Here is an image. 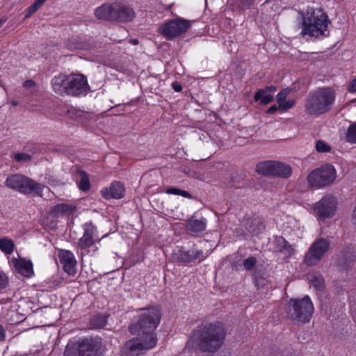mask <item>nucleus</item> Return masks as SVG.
Instances as JSON below:
<instances>
[{"label":"nucleus","instance_id":"f257e3e1","mask_svg":"<svg viewBox=\"0 0 356 356\" xmlns=\"http://www.w3.org/2000/svg\"><path fill=\"white\" fill-rule=\"evenodd\" d=\"M160 320L161 314L157 309H143L137 323L129 326L130 332L138 333V337L127 341L121 350L122 356H141L143 350L153 348L157 343L154 332Z\"/></svg>","mask_w":356,"mask_h":356},{"label":"nucleus","instance_id":"f03ea898","mask_svg":"<svg viewBox=\"0 0 356 356\" xmlns=\"http://www.w3.org/2000/svg\"><path fill=\"white\" fill-rule=\"evenodd\" d=\"M225 336L220 325L207 323L192 332L188 346L193 343L202 352H215L223 344Z\"/></svg>","mask_w":356,"mask_h":356},{"label":"nucleus","instance_id":"7ed1b4c3","mask_svg":"<svg viewBox=\"0 0 356 356\" xmlns=\"http://www.w3.org/2000/svg\"><path fill=\"white\" fill-rule=\"evenodd\" d=\"M54 91L58 94L72 96L86 95L90 90L87 79L83 74H60L51 80Z\"/></svg>","mask_w":356,"mask_h":356},{"label":"nucleus","instance_id":"20e7f679","mask_svg":"<svg viewBox=\"0 0 356 356\" xmlns=\"http://www.w3.org/2000/svg\"><path fill=\"white\" fill-rule=\"evenodd\" d=\"M335 102V92L330 87L318 89L309 93L305 101V112L318 116L330 111Z\"/></svg>","mask_w":356,"mask_h":356},{"label":"nucleus","instance_id":"39448f33","mask_svg":"<svg viewBox=\"0 0 356 356\" xmlns=\"http://www.w3.org/2000/svg\"><path fill=\"white\" fill-rule=\"evenodd\" d=\"M330 22L327 15L321 9H307L302 18V27L300 34L318 38L328 35V26Z\"/></svg>","mask_w":356,"mask_h":356},{"label":"nucleus","instance_id":"423d86ee","mask_svg":"<svg viewBox=\"0 0 356 356\" xmlns=\"http://www.w3.org/2000/svg\"><path fill=\"white\" fill-rule=\"evenodd\" d=\"M104 236L99 238L97 227L90 222L83 225V234L77 242L78 252L84 256L93 257L99 250L98 244Z\"/></svg>","mask_w":356,"mask_h":356},{"label":"nucleus","instance_id":"0eeeda50","mask_svg":"<svg viewBox=\"0 0 356 356\" xmlns=\"http://www.w3.org/2000/svg\"><path fill=\"white\" fill-rule=\"evenodd\" d=\"M6 186L20 193L42 195V186L34 180L21 174H13L7 177Z\"/></svg>","mask_w":356,"mask_h":356},{"label":"nucleus","instance_id":"6e6552de","mask_svg":"<svg viewBox=\"0 0 356 356\" xmlns=\"http://www.w3.org/2000/svg\"><path fill=\"white\" fill-rule=\"evenodd\" d=\"M314 310L313 303L308 296L302 299H291L289 303V315L297 322H309Z\"/></svg>","mask_w":356,"mask_h":356},{"label":"nucleus","instance_id":"1a4fd4ad","mask_svg":"<svg viewBox=\"0 0 356 356\" xmlns=\"http://www.w3.org/2000/svg\"><path fill=\"white\" fill-rule=\"evenodd\" d=\"M101 343L97 339H86L79 344L68 343L64 356H99Z\"/></svg>","mask_w":356,"mask_h":356},{"label":"nucleus","instance_id":"9d476101","mask_svg":"<svg viewBox=\"0 0 356 356\" xmlns=\"http://www.w3.org/2000/svg\"><path fill=\"white\" fill-rule=\"evenodd\" d=\"M337 172L332 165L326 164L312 171L307 181L312 187H323L332 184L336 179Z\"/></svg>","mask_w":356,"mask_h":356},{"label":"nucleus","instance_id":"9b49d317","mask_svg":"<svg viewBox=\"0 0 356 356\" xmlns=\"http://www.w3.org/2000/svg\"><path fill=\"white\" fill-rule=\"evenodd\" d=\"M330 249V243L324 238L316 240L308 249L304 262L307 266H314L323 258L325 253Z\"/></svg>","mask_w":356,"mask_h":356},{"label":"nucleus","instance_id":"f8f14e48","mask_svg":"<svg viewBox=\"0 0 356 356\" xmlns=\"http://www.w3.org/2000/svg\"><path fill=\"white\" fill-rule=\"evenodd\" d=\"M190 24L188 20L178 17L163 24L160 26L159 30L166 38L172 39L186 32Z\"/></svg>","mask_w":356,"mask_h":356},{"label":"nucleus","instance_id":"ddd939ff","mask_svg":"<svg viewBox=\"0 0 356 356\" xmlns=\"http://www.w3.org/2000/svg\"><path fill=\"white\" fill-rule=\"evenodd\" d=\"M337 202L332 195H326L314 206V210L320 219L332 217L337 210Z\"/></svg>","mask_w":356,"mask_h":356},{"label":"nucleus","instance_id":"4468645a","mask_svg":"<svg viewBox=\"0 0 356 356\" xmlns=\"http://www.w3.org/2000/svg\"><path fill=\"white\" fill-rule=\"evenodd\" d=\"M208 256L207 253L202 250L191 248L186 250L184 248H179L177 252L173 253V258L180 262L191 263L196 260L203 261Z\"/></svg>","mask_w":356,"mask_h":356},{"label":"nucleus","instance_id":"2eb2a0df","mask_svg":"<svg viewBox=\"0 0 356 356\" xmlns=\"http://www.w3.org/2000/svg\"><path fill=\"white\" fill-rule=\"evenodd\" d=\"M58 258L65 272L70 275H74L76 272V261L74 254L69 250H59Z\"/></svg>","mask_w":356,"mask_h":356},{"label":"nucleus","instance_id":"dca6fc26","mask_svg":"<svg viewBox=\"0 0 356 356\" xmlns=\"http://www.w3.org/2000/svg\"><path fill=\"white\" fill-rule=\"evenodd\" d=\"M9 264L19 274L25 277H31L33 273V264L24 259L13 257Z\"/></svg>","mask_w":356,"mask_h":356},{"label":"nucleus","instance_id":"f3484780","mask_svg":"<svg viewBox=\"0 0 356 356\" xmlns=\"http://www.w3.org/2000/svg\"><path fill=\"white\" fill-rule=\"evenodd\" d=\"M115 3H104L95 10L94 15L98 19L115 21Z\"/></svg>","mask_w":356,"mask_h":356},{"label":"nucleus","instance_id":"a211bd4d","mask_svg":"<svg viewBox=\"0 0 356 356\" xmlns=\"http://www.w3.org/2000/svg\"><path fill=\"white\" fill-rule=\"evenodd\" d=\"M101 194L106 200L111 198L120 199L124 197V188L120 182L114 181L108 188L102 189Z\"/></svg>","mask_w":356,"mask_h":356},{"label":"nucleus","instance_id":"6ab92c4d","mask_svg":"<svg viewBox=\"0 0 356 356\" xmlns=\"http://www.w3.org/2000/svg\"><path fill=\"white\" fill-rule=\"evenodd\" d=\"M291 89L286 88L282 89L276 96L277 103L279 110L281 111H287L294 106L296 100L294 99H287L291 92Z\"/></svg>","mask_w":356,"mask_h":356},{"label":"nucleus","instance_id":"aec40b11","mask_svg":"<svg viewBox=\"0 0 356 356\" xmlns=\"http://www.w3.org/2000/svg\"><path fill=\"white\" fill-rule=\"evenodd\" d=\"M115 21L118 22H130L135 17V13L129 6L120 3H115Z\"/></svg>","mask_w":356,"mask_h":356},{"label":"nucleus","instance_id":"412c9836","mask_svg":"<svg viewBox=\"0 0 356 356\" xmlns=\"http://www.w3.org/2000/svg\"><path fill=\"white\" fill-rule=\"evenodd\" d=\"M207 221L206 218L189 219L186 222V229L192 233H199L205 230Z\"/></svg>","mask_w":356,"mask_h":356},{"label":"nucleus","instance_id":"4be33fe9","mask_svg":"<svg viewBox=\"0 0 356 356\" xmlns=\"http://www.w3.org/2000/svg\"><path fill=\"white\" fill-rule=\"evenodd\" d=\"M75 209L76 207L72 204L61 203L54 206L51 209V213L56 217L70 215L75 211Z\"/></svg>","mask_w":356,"mask_h":356},{"label":"nucleus","instance_id":"5701e85b","mask_svg":"<svg viewBox=\"0 0 356 356\" xmlns=\"http://www.w3.org/2000/svg\"><path fill=\"white\" fill-rule=\"evenodd\" d=\"M275 161H265L259 163L256 166V171L264 175H273Z\"/></svg>","mask_w":356,"mask_h":356},{"label":"nucleus","instance_id":"b1692460","mask_svg":"<svg viewBox=\"0 0 356 356\" xmlns=\"http://www.w3.org/2000/svg\"><path fill=\"white\" fill-rule=\"evenodd\" d=\"M245 228L250 234L257 235L264 229V225L259 218H255L246 222Z\"/></svg>","mask_w":356,"mask_h":356},{"label":"nucleus","instance_id":"393cba45","mask_svg":"<svg viewBox=\"0 0 356 356\" xmlns=\"http://www.w3.org/2000/svg\"><path fill=\"white\" fill-rule=\"evenodd\" d=\"M292 174V169L289 165L282 162L275 161L274 176L282 178H288Z\"/></svg>","mask_w":356,"mask_h":356},{"label":"nucleus","instance_id":"a878e982","mask_svg":"<svg viewBox=\"0 0 356 356\" xmlns=\"http://www.w3.org/2000/svg\"><path fill=\"white\" fill-rule=\"evenodd\" d=\"M275 243L277 251L289 256L293 253V248L283 237L277 236L275 239Z\"/></svg>","mask_w":356,"mask_h":356},{"label":"nucleus","instance_id":"bb28decb","mask_svg":"<svg viewBox=\"0 0 356 356\" xmlns=\"http://www.w3.org/2000/svg\"><path fill=\"white\" fill-rule=\"evenodd\" d=\"M273 95L268 93L266 90H259L254 95V99L256 102L260 101V104L266 105L273 99Z\"/></svg>","mask_w":356,"mask_h":356},{"label":"nucleus","instance_id":"cd10ccee","mask_svg":"<svg viewBox=\"0 0 356 356\" xmlns=\"http://www.w3.org/2000/svg\"><path fill=\"white\" fill-rule=\"evenodd\" d=\"M312 286L318 291H322L324 287V281L321 275L317 273H312L307 277Z\"/></svg>","mask_w":356,"mask_h":356},{"label":"nucleus","instance_id":"c85d7f7f","mask_svg":"<svg viewBox=\"0 0 356 356\" xmlns=\"http://www.w3.org/2000/svg\"><path fill=\"white\" fill-rule=\"evenodd\" d=\"M15 244L11 239L7 238L0 239V250L5 254H11L13 252Z\"/></svg>","mask_w":356,"mask_h":356},{"label":"nucleus","instance_id":"c756f323","mask_svg":"<svg viewBox=\"0 0 356 356\" xmlns=\"http://www.w3.org/2000/svg\"><path fill=\"white\" fill-rule=\"evenodd\" d=\"M346 141L350 144H356V122L350 124L346 134Z\"/></svg>","mask_w":356,"mask_h":356},{"label":"nucleus","instance_id":"7c9ffc66","mask_svg":"<svg viewBox=\"0 0 356 356\" xmlns=\"http://www.w3.org/2000/svg\"><path fill=\"white\" fill-rule=\"evenodd\" d=\"M79 176L80 178L78 182L79 188L83 191L89 190L90 184L88 175L85 172L81 171L79 173Z\"/></svg>","mask_w":356,"mask_h":356},{"label":"nucleus","instance_id":"2f4dec72","mask_svg":"<svg viewBox=\"0 0 356 356\" xmlns=\"http://www.w3.org/2000/svg\"><path fill=\"white\" fill-rule=\"evenodd\" d=\"M316 150L319 153H327L331 151V147L323 140H317L315 145Z\"/></svg>","mask_w":356,"mask_h":356},{"label":"nucleus","instance_id":"473e14b6","mask_svg":"<svg viewBox=\"0 0 356 356\" xmlns=\"http://www.w3.org/2000/svg\"><path fill=\"white\" fill-rule=\"evenodd\" d=\"M84 115L85 114L82 111L75 108H72L67 111V115L69 118L75 120L81 119Z\"/></svg>","mask_w":356,"mask_h":356},{"label":"nucleus","instance_id":"72a5a7b5","mask_svg":"<svg viewBox=\"0 0 356 356\" xmlns=\"http://www.w3.org/2000/svg\"><path fill=\"white\" fill-rule=\"evenodd\" d=\"M165 192L168 194L181 195L185 197H188L190 196L189 193L187 191L179 189L177 188H169L166 190Z\"/></svg>","mask_w":356,"mask_h":356},{"label":"nucleus","instance_id":"f704fd0d","mask_svg":"<svg viewBox=\"0 0 356 356\" xmlns=\"http://www.w3.org/2000/svg\"><path fill=\"white\" fill-rule=\"evenodd\" d=\"M256 262V259L253 257H250L244 260L243 266L246 270H250L254 266Z\"/></svg>","mask_w":356,"mask_h":356},{"label":"nucleus","instance_id":"c9c22d12","mask_svg":"<svg viewBox=\"0 0 356 356\" xmlns=\"http://www.w3.org/2000/svg\"><path fill=\"white\" fill-rule=\"evenodd\" d=\"M106 318L103 316H95L93 318V325L96 327H103L106 324Z\"/></svg>","mask_w":356,"mask_h":356},{"label":"nucleus","instance_id":"e433bc0d","mask_svg":"<svg viewBox=\"0 0 356 356\" xmlns=\"http://www.w3.org/2000/svg\"><path fill=\"white\" fill-rule=\"evenodd\" d=\"M15 159L18 162H27L31 159V156L25 153H18L15 155Z\"/></svg>","mask_w":356,"mask_h":356},{"label":"nucleus","instance_id":"4c0bfd02","mask_svg":"<svg viewBox=\"0 0 356 356\" xmlns=\"http://www.w3.org/2000/svg\"><path fill=\"white\" fill-rule=\"evenodd\" d=\"M8 284V278L6 274L0 271V289H5Z\"/></svg>","mask_w":356,"mask_h":356},{"label":"nucleus","instance_id":"58836bf2","mask_svg":"<svg viewBox=\"0 0 356 356\" xmlns=\"http://www.w3.org/2000/svg\"><path fill=\"white\" fill-rule=\"evenodd\" d=\"M47 0H36L31 6V13L36 12Z\"/></svg>","mask_w":356,"mask_h":356},{"label":"nucleus","instance_id":"ea45409f","mask_svg":"<svg viewBox=\"0 0 356 356\" xmlns=\"http://www.w3.org/2000/svg\"><path fill=\"white\" fill-rule=\"evenodd\" d=\"M255 284L258 289L263 288L266 285L267 281L263 277H259L256 279Z\"/></svg>","mask_w":356,"mask_h":356},{"label":"nucleus","instance_id":"a19ab883","mask_svg":"<svg viewBox=\"0 0 356 356\" xmlns=\"http://www.w3.org/2000/svg\"><path fill=\"white\" fill-rule=\"evenodd\" d=\"M348 90L350 92H356V79H353L348 84Z\"/></svg>","mask_w":356,"mask_h":356},{"label":"nucleus","instance_id":"79ce46f5","mask_svg":"<svg viewBox=\"0 0 356 356\" xmlns=\"http://www.w3.org/2000/svg\"><path fill=\"white\" fill-rule=\"evenodd\" d=\"M254 0H239L243 8H248L250 6Z\"/></svg>","mask_w":356,"mask_h":356},{"label":"nucleus","instance_id":"37998d69","mask_svg":"<svg viewBox=\"0 0 356 356\" xmlns=\"http://www.w3.org/2000/svg\"><path fill=\"white\" fill-rule=\"evenodd\" d=\"M172 87L176 92H180L182 90V86L177 82H173L172 83Z\"/></svg>","mask_w":356,"mask_h":356},{"label":"nucleus","instance_id":"c03bdc74","mask_svg":"<svg viewBox=\"0 0 356 356\" xmlns=\"http://www.w3.org/2000/svg\"><path fill=\"white\" fill-rule=\"evenodd\" d=\"M264 90H266L268 93L273 94L277 90V87L275 86H270L266 87Z\"/></svg>","mask_w":356,"mask_h":356},{"label":"nucleus","instance_id":"a18cd8bd","mask_svg":"<svg viewBox=\"0 0 356 356\" xmlns=\"http://www.w3.org/2000/svg\"><path fill=\"white\" fill-rule=\"evenodd\" d=\"M277 110H279L278 105H273L268 108V109L267 110V113L269 114H273Z\"/></svg>","mask_w":356,"mask_h":356},{"label":"nucleus","instance_id":"49530a36","mask_svg":"<svg viewBox=\"0 0 356 356\" xmlns=\"http://www.w3.org/2000/svg\"><path fill=\"white\" fill-rule=\"evenodd\" d=\"M35 85V83L32 80H27L24 83V86L26 88H31Z\"/></svg>","mask_w":356,"mask_h":356},{"label":"nucleus","instance_id":"de8ad7c7","mask_svg":"<svg viewBox=\"0 0 356 356\" xmlns=\"http://www.w3.org/2000/svg\"><path fill=\"white\" fill-rule=\"evenodd\" d=\"M5 338V330L3 327L0 325V341L4 340Z\"/></svg>","mask_w":356,"mask_h":356},{"label":"nucleus","instance_id":"09e8293b","mask_svg":"<svg viewBox=\"0 0 356 356\" xmlns=\"http://www.w3.org/2000/svg\"><path fill=\"white\" fill-rule=\"evenodd\" d=\"M34 13H31V8L29 7L27 9V13L25 15V18H29Z\"/></svg>","mask_w":356,"mask_h":356},{"label":"nucleus","instance_id":"8fccbe9b","mask_svg":"<svg viewBox=\"0 0 356 356\" xmlns=\"http://www.w3.org/2000/svg\"><path fill=\"white\" fill-rule=\"evenodd\" d=\"M353 220H354L355 223H356V206H355V209L353 210Z\"/></svg>","mask_w":356,"mask_h":356},{"label":"nucleus","instance_id":"3c124183","mask_svg":"<svg viewBox=\"0 0 356 356\" xmlns=\"http://www.w3.org/2000/svg\"><path fill=\"white\" fill-rule=\"evenodd\" d=\"M6 19H0V27H1L3 24L6 22Z\"/></svg>","mask_w":356,"mask_h":356},{"label":"nucleus","instance_id":"603ef678","mask_svg":"<svg viewBox=\"0 0 356 356\" xmlns=\"http://www.w3.org/2000/svg\"><path fill=\"white\" fill-rule=\"evenodd\" d=\"M11 103L13 106H17L18 104L17 102L16 101H13Z\"/></svg>","mask_w":356,"mask_h":356}]
</instances>
